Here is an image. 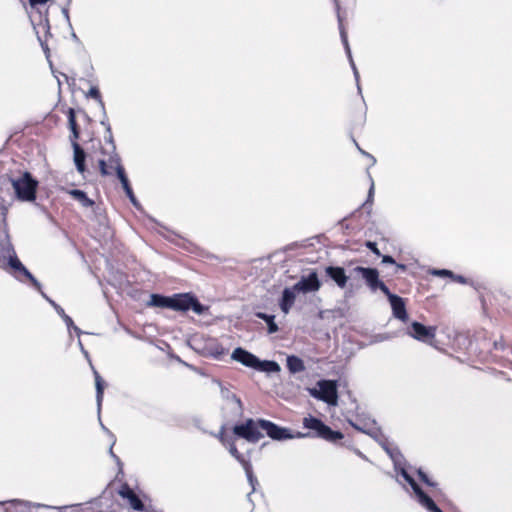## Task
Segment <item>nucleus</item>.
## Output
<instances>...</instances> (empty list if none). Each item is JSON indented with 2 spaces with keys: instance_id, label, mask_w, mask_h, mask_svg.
<instances>
[{
  "instance_id": "1",
  "label": "nucleus",
  "mask_w": 512,
  "mask_h": 512,
  "mask_svg": "<svg viewBox=\"0 0 512 512\" xmlns=\"http://www.w3.org/2000/svg\"><path fill=\"white\" fill-rule=\"evenodd\" d=\"M0 257L8 261V265L12 270V274L18 280L23 281L22 276L28 279L31 284L40 290V282L27 270V268L18 259L13 245L11 244L8 237L0 242Z\"/></svg>"
},
{
  "instance_id": "2",
  "label": "nucleus",
  "mask_w": 512,
  "mask_h": 512,
  "mask_svg": "<svg viewBox=\"0 0 512 512\" xmlns=\"http://www.w3.org/2000/svg\"><path fill=\"white\" fill-rule=\"evenodd\" d=\"M12 186L19 200L27 202L35 200L38 182L29 172H25L19 178L12 179Z\"/></svg>"
},
{
  "instance_id": "3",
  "label": "nucleus",
  "mask_w": 512,
  "mask_h": 512,
  "mask_svg": "<svg viewBox=\"0 0 512 512\" xmlns=\"http://www.w3.org/2000/svg\"><path fill=\"white\" fill-rule=\"evenodd\" d=\"M317 387L318 388L309 389V393L312 397L332 406L337 405L338 393L336 381L320 380L317 382Z\"/></svg>"
},
{
  "instance_id": "4",
  "label": "nucleus",
  "mask_w": 512,
  "mask_h": 512,
  "mask_svg": "<svg viewBox=\"0 0 512 512\" xmlns=\"http://www.w3.org/2000/svg\"><path fill=\"white\" fill-rule=\"evenodd\" d=\"M303 426L307 429L313 430L317 437H320L329 442H336L343 438V434L339 431H333L330 427L325 425L320 419L309 416L303 419Z\"/></svg>"
},
{
  "instance_id": "5",
  "label": "nucleus",
  "mask_w": 512,
  "mask_h": 512,
  "mask_svg": "<svg viewBox=\"0 0 512 512\" xmlns=\"http://www.w3.org/2000/svg\"><path fill=\"white\" fill-rule=\"evenodd\" d=\"M221 397L224 401L222 410L225 417L235 419L243 415V404L233 392L221 387Z\"/></svg>"
},
{
  "instance_id": "6",
  "label": "nucleus",
  "mask_w": 512,
  "mask_h": 512,
  "mask_svg": "<svg viewBox=\"0 0 512 512\" xmlns=\"http://www.w3.org/2000/svg\"><path fill=\"white\" fill-rule=\"evenodd\" d=\"M260 428L259 420L247 419L244 423L235 425L233 433L248 442L256 443L263 438Z\"/></svg>"
},
{
  "instance_id": "7",
  "label": "nucleus",
  "mask_w": 512,
  "mask_h": 512,
  "mask_svg": "<svg viewBox=\"0 0 512 512\" xmlns=\"http://www.w3.org/2000/svg\"><path fill=\"white\" fill-rule=\"evenodd\" d=\"M259 425L261 429L264 430L271 439L277 441L292 439L294 437L302 438L308 435L303 433L293 435L288 428L280 427L275 423L265 419H259Z\"/></svg>"
},
{
  "instance_id": "8",
  "label": "nucleus",
  "mask_w": 512,
  "mask_h": 512,
  "mask_svg": "<svg viewBox=\"0 0 512 512\" xmlns=\"http://www.w3.org/2000/svg\"><path fill=\"white\" fill-rule=\"evenodd\" d=\"M407 333H408V335H410L411 337H413L419 341L428 343V342H431L435 338L436 327H433V326L427 327L419 322L414 321L411 323L410 327L408 328Z\"/></svg>"
},
{
  "instance_id": "9",
  "label": "nucleus",
  "mask_w": 512,
  "mask_h": 512,
  "mask_svg": "<svg viewBox=\"0 0 512 512\" xmlns=\"http://www.w3.org/2000/svg\"><path fill=\"white\" fill-rule=\"evenodd\" d=\"M360 275L372 291L377 290V284H379V273L374 268H365L357 266L350 272V276Z\"/></svg>"
},
{
  "instance_id": "10",
  "label": "nucleus",
  "mask_w": 512,
  "mask_h": 512,
  "mask_svg": "<svg viewBox=\"0 0 512 512\" xmlns=\"http://www.w3.org/2000/svg\"><path fill=\"white\" fill-rule=\"evenodd\" d=\"M295 285L299 292L309 293L316 292L320 289L321 283L315 271H312L308 276L302 277Z\"/></svg>"
},
{
  "instance_id": "11",
  "label": "nucleus",
  "mask_w": 512,
  "mask_h": 512,
  "mask_svg": "<svg viewBox=\"0 0 512 512\" xmlns=\"http://www.w3.org/2000/svg\"><path fill=\"white\" fill-rule=\"evenodd\" d=\"M231 358L234 361L252 369H255L256 365H259V358L241 347L234 349L231 354Z\"/></svg>"
},
{
  "instance_id": "12",
  "label": "nucleus",
  "mask_w": 512,
  "mask_h": 512,
  "mask_svg": "<svg viewBox=\"0 0 512 512\" xmlns=\"http://www.w3.org/2000/svg\"><path fill=\"white\" fill-rule=\"evenodd\" d=\"M326 275L340 288L344 289L347 286L348 276L345 269L340 266H327L325 268Z\"/></svg>"
},
{
  "instance_id": "13",
  "label": "nucleus",
  "mask_w": 512,
  "mask_h": 512,
  "mask_svg": "<svg viewBox=\"0 0 512 512\" xmlns=\"http://www.w3.org/2000/svg\"><path fill=\"white\" fill-rule=\"evenodd\" d=\"M300 293L295 285L286 287L282 292V297L279 302L280 309L284 314H288L295 303L296 294Z\"/></svg>"
},
{
  "instance_id": "14",
  "label": "nucleus",
  "mask_w": 512,
  "mask_h": 512,
  "mask_svg": "<svg viewBox=\"0 0 512 512\" xmlns=\"http://www.w3.org/2000/svg\"><path fill=\"white\" fill-rule=\"evenodd\" d=\"M338 21H339V29H340V36H341V40H342V43L345 47V50H346V53H347V56L349 58V61H350V64H351V67L353 69V73H354V76H355V79H356V82H357V86H358V91L361 92V88H360V85H359V73H358V70L356 68V65L352 59V54H351V50H350V46H349V43H348V38H347V33L342 25V19L340 17V15L338 14Z\"/></svg>"
},
{
  "instance_id": "15",
  "label": "nucleus",
  "mask_w": 512,
  "mask_h": 512,
  "mask_svg": "<svg viewBox=\"0 0 512 512\" xmlns=\"http://www.w3.org/2000/svg\"><path fill=\"white\" fill-rule=\"evenodd\" d=\"M119 494L123 497L128 499L130 506L137 511H142L144 508V505L142 501L139 499V497L134 493V491L128 486L124 485L121 490L119 491Z\"/></svg>"
},
{
  "instance_id": "16",
  "label": "nucleus",
  "mask_w": 512,
  "mask_h": 512,
  "mask_svg": "<svg viewBox=\"0 0 512 512\" xmlns=\"http://www.w3.org/2000/svg\"><path fill=\"white\" fill-rule=\"evenodd\" d=\"M390 304L393 310V315L401 321H406L408 315L406 312L405 303L403 299L399 296L392 297Z\"/></svg>"
},
{
  "instance_id": "17",
  "label": "nucleus",
  "mask_w": 512,
  "mask_h": 512,
  "mask_svg": "<svg viewBox=\"0 0 512 512\" xmlns=\"http://www.w3.org/2000/svg\"><path fill=\"white\" fill-rule=\"evenodd\" d=\"M191 300L192 297L187 294L176 295L171 297V308L179 311H188L190 310Z\"/></svg>"
},
{
  "instance_id": "18",
  "label": "nucleus",
  "mask_w": 512,
  "mask_h": 512,
  "mask_svg": "<svg viewBox=\"0 0 512 512\" xmlns=\"http://www.w3.org/2000/svg\"><path fill=\"white\" fill-rule=\"evenodd\" d=\"M72 146L76 168L78 172L83 173L85 171V152L76 141H72Z\"/></svg>"
},
{
  "instance_id": "19",
  "label": "nucleus",
  "mask_w": 512,
  "mask_h": 512,
  "mask_svg": "<svg viewBox=\"0 0 512 512\" xmlns=\"http://www.w3.org/2000/svg\"><path fill=\"white\" fill-rule=\"evenodd\" d=\"M286 362H287L288 370L293 374L300 373L305 370V365H304L303 360L297 356H294V355L288 356Z\"/></svg>"
},
{
  "instance_id": "20",
  "label": "nucleus",
  "mask_w": 512,
  "mask_h": 512,
  "mask_svg": "<svg viewBox=\"0 0 512 512\" xmlns=\"http://www.w3.org/2000/svg\"><path fill=\"white\" fill-rule=\"evenodd\" d=\"M255 370L261 371V372H267V373H277L280 371V366L275 361H269V360H260L259 359V365H256Z\"/></svg>"
},
{
  "instance_id": "21",
  "label": "nucleus",
  "mask_w": 512,
  "mask_h": 512,
  "mask_svg": "<svg viewBox=\"0 0 512 512\" xmlns=\"http://www.w3.org/2000/svg\"><path fill=\"white\" fill-rule=\"evenodd\" d=\"M94 376H95L97 406H98V411H100L101 403L103 400V393H104V381L96 370H94Z\"/></svg>"
},
{
  "instance_id": "22",
  "label": "nucleus",
  "mask_w": 512,
  "mask_h": 512,
  "mask_svg": "<svg viewBox=\"0 0 512 512\" xmlns=\"http://www.w3.org/2000/svg\"><path fill=\"white\" fill-rule=\"evenodd\" d=\"M69 194L75 199L77 200L79 203H81V205L83 207H91L94 205V201L91 200L90 198L87 197L86 193L81 191V190H78V189H74V190H71L69 192Z\"/></svg>"
},
{
  "instance_id": "23",
  "label": "nucleus",
  "mask_w": 512,
  "mask_h": 512,
  "mask_svg": "<svg viewBox=\"0 0 512 512\" xmlns=\"http://www.w3.org/2000/svg\"><path fill=\"white\" fill-rule=\"evenodd\" d=\"M256 316L258 318L264 320L267 323V325H268V332L270 334L275 333V332L278 331V326H277V324L274 321V319H275L274 315H268V314H265V313H262V312H258V313H256Z\"/></svg>"
},
{
  "instance_id": "24",
  "label": "nucleus",
  "mask_w": 512,
  "mask_h": 512,
  "mask_svg": "<svg viewBox=\"0 0 512 512\" xmlns=\"http://www.w3.org/2000/svg\"><path fill=\"white\" fill-rule=\"evenodd\" d=\"M68 124L72 132L73 141H76L79 138V131L75 119V111L72 108L68 110Z\"/></svg>"
},
{
  "instance_id": "25",
  "label": "nucleus",
  "mask_w": 512,
  "mask_h": 512,
  "mask_svg": "<svg viewBox=\"0 0 512 512\" xmlns=\"http://www.w3.org/2000/svg\"><path fill=\"white\" fill-rule=\"evenodd\" d=\"M150 304L156 307L171 308V297H164L157 294L151 296Z\"/></svg>"
},
{
  "instance_id": "26",
  "label": "nucleus",
  "mask_w": 512,
  "mask_h": 512,
  "mask_svg": "<svg viewBox=\"0 0 512 512\" xmlns=\"http://www.w3.org/2000/svg\"><path fill=\"white\" fill-rule=\"evenodd\" d=\"M225 446H227L230 454L242 465L244 466V463H249V461L245 460L244 457L239 453L237 447L235 446V443L233 441H229Z\"/></svg>"
},
{
  "instance_id": "27",
  "label": "nucleus",
  "mask_w": 512,
  "mask_h": 512,
  "mask_svg": "<svg viewBox=\"0 0 512 512\" xmlns=\"http://www.w3.org/2000/svg\"><path fill=\"white\" fill-rule=\"evenodd\" d=\"M117 177H118L119 181L121 182V185H122L124 191H128L129 189H131L129 179H128L125 169L122 165H118Z\"/></svg>"
},
{
  "instance_id": "28",
  "label": "nucleus",
  "mask_w": 512,
  "mask_h": 512,
  "mask_svg": "<svg viewBox=\"0 0 512 512\" xmlns=\"http://www.w3.org/2000/svg\"><path fill=\"white\" fill-rule=\"evenodd\" d=\"M245 470V473H246V476H247V479L250 483V485L252 486V491H255V484L257 483V479L255 478V476L253 475V470H252V465L251 463H244V466H242Z\"/></svg>"
},
{
  "instance_id": "29",
  "label": "nucleus",
  "mask_w": 512,
  "mask_h": 512,
  "mask_svg": "<svg viewBox=\"0 0 512 512\" xmlns=\"http://www.w3.org/2000/svg\"><path fill=\"white\" fill-rule=\"evenodd\" d=\"M107 164H108V169L111 172H112V170H114L117 174L118 173V165H122L121 158L119 157L118 154L115 153L109 157Z\"/></svg>"
},
{
  "instance_id": "30",
  "label": "nucleus",
  "mask_w": 512,
  "mask_h": 512,
  "mask_svg": "<svg viewBox=\"0 0 512 512\" xmlns=\"http://www.w3.org/2000/svg\"><path fill=\"white\" fill-rule=\"evenodd\" d=\"M56 312L63 319V321L67 325L68 329H71V326H73L72 318L65 313V311L63 310V308L61 306H56Z\"/></svg>"
},
{
  "instance_id": "31",
  "label": "nucleus",
  "mask_w": 512,
  "mask_h": 512,
  "mask_svg": "<svg viewBox=\"0 0 512 512\" xmlns=\"http://www.w3.org/2000/svg\"><path fill=\"white\" fill-rule=\"evenodd\" d=\"M87 96L97 100L99 105L101 106V108L104 110V102H103V100L101 98L99 89L97 87H91L89 92H88V94H87Z\"/></svg>"
},
{
  "instance_id": "32",
  "label": "nucleus",
  "mask_w": 512,
  "mask_h": 512,
  "mask_svg": "<svg viewBox=\"0 0 512 512\" xmlns=\"http://www.w3.org/2000/svg\"><path fill=\"white\" fill-rule=\"evenodd\" d=\"M190 310L194 311L196 314H202L204 311V307L199 303V301L192 297L190 303Z\"/></svg>"
},
{
  "instance_id": "33",
  "label": "nucleus",
  "mask_w": 512,
  "mask_h": 512,
  "mask_svg": "<svg viewBox=\"0 0 512 512\" xmlns=\"http://www.w3.org/2000/svg\"><path fill=\"white\" fill-rule=\"evenodd\" d=\"M432 275H435V276H440V277H454V273L450 270H446V269H435L433 270L432 272Z\"/></svg>"
},
{
  "instance_id": "34",
  "label": "nucleus",
  "mask_w": 512,
  "mask_h": 512,
  "mask_svg": "<svg viewBox=\"0 0 512 512\" xmlns=\"http://www.w3.org/2000/svg\"><path fill=\"white\" fill-rule=\"evenodd\" d=\"M377 289H380L388 297L389 301L392 300V297L397 296L395 294H392L388 287L382 281H379V284H377Z\"/></svg>"
},
{
  "instance_id": "35",
  "label": "nucleus",
  "mask_w": 512,
  "mask_h": 512,
  "mask_svg": "<svg viewBox=\"0 0 512 512\" xmlns=\"http://www.w3.org/2000/svg\"><path fill=\"white\" fill-rule=\"evenodd\" d=\"M125 193H126L127 197L129 198L130 202L132 203V205L135 208H140V204H139L138 200L136 199L132 188L129 189L128 191H125Z\"/></svg>"
},
{
  "instance_id": "36",
  "label": "nucleus",
  "mask_w": 512,
  "mask_h": 512,
  "mask_svg": "<svg viewBox=\"0 0 512 512\" xmlns=\"http://www.w3.org/2000/svg\"><path fill=\"white\" fill-rule=\"evenodd\" d=\"M99 168L103 176L111 175V171L108 169V164L105 160L99 161Z\"/></svg>"
},
{
  "instance_id": "37",
  "label": "nucleus",
  "mask_w": 512,
  "mask_h": 512,
  "mask_svg": "<svg viewBox=\"0 0 512 512\" xmlns=\"http://www.w3.org/2000/svg\"><path fill=\"white\" fill-rule=\"evenodd\" d=\"M418 475L421 481H423L428 486L434 487L436 485L434 482L430 481L428 476L421 469L418 470Z\"/></svg>"
},
{
  "instance_id": "38",
  "label": "nucleus",
  "mask_w": 512,
  "mask_h": 512,
  "mask_svg": "<svg viewBox=\"0 0 512 512\" xmlns=\"http://www.w3.org/2000/svg\"><path fill=\"white\" fill-rule=\"evenodd\" d=\"M366 246L377 256H380L381 253L379 249L377 248V244L375 242L368 241L366 243Z\"/></svg>"
},
{
  "instance_id": "39",
  "label": "nucleus",
  "mask_w": 512,
  "mask_h": 512,
  "mask_svg": "<svg viewBox=\"0 0 512 512\" xmlns=\"http://www.w3.org/2000/svg\"><path fill=\"white\" fill-rule=\"evenodd\" d=\"M353 427L359 431H362L364 433H367V434H372V430L371 429H368L366 426L367 425H360L358 423H352Z\"/></svg>"
},
{
  "instance_id": "40",
  "label": "nucleus",
  "mask_w": 512,
  "mask_h": 512,
  "mask_svg": "<svg viewBox=\"0 0 512 512\" xmlns=\"http://www.w3.org/2000/svg\"><path fill=\"white\" fill-rule=\"evenodd\" d=\"M211 354L215 357V358H219L221 355L224 354V349L219 346V345H216L214 350L211 352Z\"/></svg>"
},
{
  "instance_id": "41",
  "label": "nucleus",
  "mask_w": 512,
  "mask_h": 512,
  "mask_svg": "<svg viewBox=\"0 0 512 512\" xmlns=\"http://www.w3.org/2000/svg\"><path fill=\"white\" fill-rule=\"evenodd\" d=\"M15 510H16V512H31L26 504H23L20 502L17 503V505L15 506ZM7 512H10V511H7Z\"/></svg>"
},
{
  "instance_id": "42",
  "label": "nucleus",
  "mask_w": 512,
  "mask_h": 512,
  "mask_svg": "<svg viewBox=\"0 0 512 512\" xmlns=\"http://www.w3.org/2000/svg\"><path fill=\"white\" fill-rule=\"evenodd\" d=\"M373 196H374V183L372 182L371 186H370V189H369V192H368V198H367V202L366 203L372 202L373 201Z\"/></svg>"
},
{
  "instance_id": "43",
  "label": "nucleus",
  "mask_w": 512,
  "mask_h": 512,
  "mask_svg": "<svg viewBox=\"0 0 512 512\" xmlns=\"http://www.w3.org/2000/svg\"><path fill=\"white\" fill-rule=\"evenodd\" d=\"M41 295L54 307V309L56 310V306H59L55 301H53L52 299H50L41 289L38 290Z\"/></svg>"
},
{
  "instance_id": "44",
  "label": "nucleus",
  "mask_w": 512,
  "mask_h": 512,
  "mask_svg": "<svg viewBox=\"0 0 512 512\" xmlns=\"http://www.w3.org/2000/svg\"><path fill=\"white\" fill-rule=\"evenodd\" d=\"M49 0H29V3L32 7H35L37 5H44L48 2Z\"/></svg>"
},
{
  "instance_id": "45",
  "label": "nucleus",
  "mask_w": 512,
  "mask_h": 512,
  "mask_svg": "<svg viewBox=\"0 0 512 512\" xmlns=\"http://www.w3.org/2000/svg\"><path fill=\"white\" fill-rule=\"evenodd\" d=\"M382 262L385 264H395V260L393 259V257L389 255H384L382 257Z\"/></svg>"
},
{
  "instance_id": "46",
  "label": "nucleus",
  "mask_w": 512,
  "mask_h": 512,
  "mask_svg": "<svg viewBox=\"0 0 512 512\" xmlns=\"http://www.w3.org/2000/svg\"><path fill=\"white\" fill-rule=\"evenodd\" d=\"M101 124L106 126V130L109 133L108 141L110 143H113V138H112V133H111L110 125L108 123H106L105 121H102Z\"/></svg>"
},
{
  "instance_id": "47",
  "label": "nucleus",
  "mask_w": 512,
  "mask_h": 512,
  "mask_svg": "<svg viewBox=\"0 0 512 512\" xmlns=\"http://www.w3.org/2000/svg\"><path fill=\"white\" fill-rule=\"evenodd\" d=\"M451 278H452L454 281H457V282H459V283H461V284H465V283L467 282V280H466L463 276H461V275H455V274H454V277H451Z\"/></svg>"
},
{
  "instance_id": "48",
  "label": "nucleus",
  "mask_w": 512,
  "mask_h": 512,
  "mask_svg": "<svg viewBox=\"0 0 512 512\" xmlns=\"http://www.w3.org/2000/svg\"><path fill=\"white\" fill-rule=\"evenodd\" d=\"M38 40H39V42H40V44H41L42 49L44 50V52L46 53V55H48V51H49V49H48L47 44H46V43H45V41H43V40L41 39V37H39V36H38Z\"/></svg>"
},
{
  "instance_id": "49",
  "label": "nucleus",
  "mask_w": 512,
  "mask_h": 512,
  "mask_svg": "<svg viewBox=\"0 0 512 512\" xmlns=\"http://www.w3.org/2000/svg\"><path fill=\"white\" fill-rule=\"evenodd\" d=\"M356 146L358 147L359 151L363 154V155H366L367 157H369L371 160H372V164H374L376 162V159L371 156L370 154L366 153L365 151H363L362 149H360V147L358 146V144L356 143Z\"/></svg>"
},
{
  "instance_id": "50",
  "label": "nucleus",
  "mask_w": 512,
  "mask_h": 512,
  "mask_svg": "<svg viewBox=\"0 0 512 512\" xmlns=\"http://www.w3.org/2000/svg\"><path fill=\"white\" fill-rule=\"evenodd\" d=\"M218 438L219 440L222 442L223 445H226L230 440L227 439L223 433L221 432L219 435H218Z\"/></svg>"
},
{
  "instance_id": "51",
  "label": "nucleus",
  "mask_w": 512,
  "mask_h": 512,
  "mask_svg": "<svg viewBox=\"0 0 512 512\" xmlns=\"http://www.w3.org/2000/svg\"><path fill=\"white\" fill-rule=\"evenodd\" d=\"M41 25L43 26L44 29H46V32L49 33V21L47 18H45L42 22H41Z\"/></svg>"
},
{
  "instance_id": "52",
  "label": "nucleus",
  "mask_w": 512,
  "mask_h": 512,
  "mask_svg": "<svg viewBox=\"0 0 512 512\" xmlns=\"http://www.w3.org/2000/svg\"><path fill=\"white\" fill-rule=\"evenodd\" d=\"M397 270L405 271L407 269L406 265L404 264H397L396 265Z\"/></svg>"
},
{
  "instance_id": "53",
  "label": "nucleus",
  "mask_w": 512,
  "mask_h": 512,
  "mask_svg": "<svg viewBox=\"0 0 512 512\" xmlns=\"http://www.w3.org/2000/svg\"><path fill=\"white\" fill-rule=\"evenodd\" d=\"M71 328L76 332V334L78 336L82 333V331L77 326H75L74 324H73V326H71Z\"/></svg>"
},
{
  "instance_id": "54",
  "label": "nucleus",
  "mask_w": 512,
  "mask_h": 512,
  "mask_svg": "<svg viewBox=\"0 0 512 512\" xmlns=\"http://www.w3.org/2000/svg\"><path fill=\"white\" fill-rule=\"evenodd\" d=\"M110 454L113 458H115L116 460H119V458L113 453L112 451V447H110Z\"/></svg>"
},
{
  "instance_id": "55",
  "label": "nucleus",
  "mask_w": 512,
  "mask_h": 512,
  "mask_svg": "<svg viewBox=\"0 0 512 512\" xmlns=\"http://www.w3.org/2000/svg\"><path fill=\"white\" fill-rule=\"evenodd\" d=\"M384 448L387 451V453L390 455V457L394 459L392 452L387 447H384Z\"/></svg>"
},
{
  "instance_id": "56",
  "label": "nucleus",
  "mask_w": 512,
  "mask_h": 512,
  "mask_svg": "<svg viewBox=\"0 0 512 512\" xmlns=\"http://www.w3.org/2000/svg\"><path fill=\"white\" fill-rule=\"evenodd\" d=\"M63 13H64L65 17L68 19L69 18L68 10L67 9H63Z\"/></svg>"
},
{
  "instance_id": "57",
  "label": "nucleus",
  "mask_w": 512,
  "mask_h": 512,
  "mask_svg": "<svg viewBox=\"0 0 512 512\" xmlns=\"http://www.w3.org/2000/svg\"><path fill=\"white\" fill-rule=\"evenodd\" d=\"M101 426H102V429H104L105 431H107L106 427L101 423Z\"/></svg>"
}]
</instances>
